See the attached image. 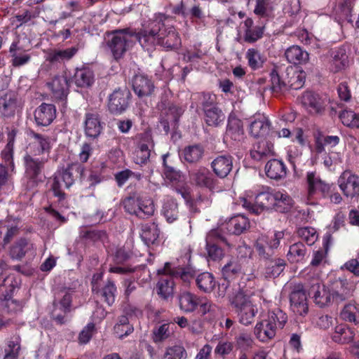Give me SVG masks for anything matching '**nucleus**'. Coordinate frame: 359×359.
Masks as SVG:
<instances>
[{
    "mask_svg": "<svg viewBox=\"0 0 359 359\" xmlns=\"http://www.w3.org/2000/svg\"><path fill=\"white\" fill-rule=\"evenodd\" d=\"M168 156V154L163 156V165L165 166V181L175 189L177 193L182 196L190 207H192L195 201V197L191 194L189 189L186 184V177L180 171L166 165L165 158Z\"/></svg>",
    "mask_w": 359,
    "mask_h": 359,
    "instance_id": "obj_6",
    "label": "nucleus"
},
{
    "mask_svg": "<svg viewBox=\"0 0 359 359\" xmlns=\"http://www.w3.org/2000/svg\"><path fill=\"white\" fill-rule=\"evenodd\" d=\"M283 237L284 231H276L271 236L262 235L256 241V250L260 256L268 258L272 255L273 250L278 248Z\"/></svg>",
    "mask_w": 359,
    "mask_h": 359,
    "instance_id": "obj_12",
    "label": "nucleus"
},
{
    "mask_svg": "<svg viewBox=\"0 0 359 359\" xmlns=\"http://www.w3.org/2000/svg\"><path fill=\"white\" fill-rule=\"evenodd\" d=\"M285 57L290 63L294 65H303L309 61V55L298 46L288 48L285 53Z\"/></svg>",
    "mask_w": 359,
    "mask_h": 359,
    "instance_id": "obj_31",
    "label": "nucleus"
},
{
    "mask_svg": "<svg viewBox=\"0 0 359 359\" xmlns=\"http://www.w3.org/2000/svg\"><path fill=\"white\" fill-rule=\"evenodd\" d=\"M123 205L126 212L140 218L148 217L155 210L153 201L146 196L135 195L128 197L123 200Z\"/></svg>",
    "mask_w": 359,
    "mask_h": 359,
    "instance_id": "obj_7",
    "label": "nucleus"
},
{
    "mask_svg": "<svg viewBox=\"0 0 359 359\" xmlns=\"http://www.w3.org/2000/svg\"><path fill=\"white\" fill-rule=\"evenodd\" d=\"M196 283L198 287L205 292H211L215 286V278L208 272L199 274L196 279Z\"/></svg>",
    "mask_w": 359,
    "mask_h": 359,
    "instance_id": "obj_50",
    "label": "nucleus"
},
{
    "mask_svg": "<svg viewBox=\"0 0 359 359\" xmlns=\"http://www.w3.org/2000/svg\"><path fill=\"white\" fill-rule=\"evenodd\" d=\"M309 294L314 303L321 308L328 306L332 297L330 290L318 278L313 280Z\"/></svg>",
    "mask_w": 359,
    "mask_h": 359,
    "instance_id": "obj_13",
    "label": "nucleus"
},
{
    "mask_svg": "<svg viewBox=\"0 0 359 359\" xmlns=\"http://www.w3.org/2000/svg\"><path fill=\"white\" fill-rule=\"evenodd\" d=\"M269 129V122L266 116L259 114L250 125V132L254 137L265 135Z\"/></svg>",
    "mask_w": 359,
    "mask_h": 359,
    "instance_id": "obj_35",
    "label": "nucleus"
},
{
    "mask_svg": "<svg viewBox=\"0 0 359 359\" xmlns=\"http://www.w3.org/2000/svg\"><path fill=\"white\" fill-rule=\"evenodd\" d=\"M355 333L352 329L344 325H337L332 336V339L337 343L348 344L352 341Z\"/></svg>",
    "mask_w": 359,
    "mask_h": 359,
    "instance_id": "obj_42",
    "label": "nucleus"
},
{
    "mask_svg": "<svg viewBox=\"0 0 359 359\" xmlns=\"http://www.w3.org/2000/svg\"><path fill=\"white\" fill-rule=\"evenodd\" d=\"M162 212L168 222L172 223L175 221L178 217L177 204L175 201L172 198H167L163 205Z\"/></svg>",
    "mask_w": 359,
    "mask_h": 359,
    "instance_id": "obj_52",
    "label": "nucleus"
},
{
    "mask_svg": "<svg viewBox=\"0 0 359 359\" xmlns=\"http://www.w3.org/2000/svg\"><path fill=\"white\" fill-rule=\"evenodd\" d=\"M160 230L155 223L145 224L142 226L141 238L147 245L154 244L159 237Z\"/></svg>",
    "mask_w": 359,
    "mask_h": 359,
    "instance_id": "obj_40",
    "label": "nucleus"
},
{
    "mask_svg": "<svg viewBox=\"0 0 359 359\" xmlns=\"http://www.w3.org/2000/svg\"><path fill=\"white\" fill-rule=\"evenodd\" d=\"M211 167L217 176L224 178L228 175L232 169V158L229 155L219 156L212 161Z\"/></svg>",
    "mask_w": 359,
    "mask_h": 359,
    "instance_id": "obj_26",
    "label": "nucleus"
},
{
    "mask_svg": "<svg viewBox=\"0 0 359 359\" xmlns=\"http://www.w3.org/2000/svg\"><path fill=\"white\" fill-rule=\"evenodd\" d=\"M287 168L284 163L277 159H272L267 162L265 165L266 175L273 180L284 178L287 174Z\"/></svg>",
    "mask_w": 359,
    "mask_h": 359,
    "instance_id": "obj_29",
    "label": "nucleus"
},
{
    "mask_svg": "<svg viewBox=\"0 0 359 359\" xmlns=\"http://www.w3.org/2000/svg\"><path fill=\"white\" fill-rule=\"evenodd\" d=\"M358 114L352 110H344L339 114V118L341 123L351 128H355L357 126V119Z\"/></svg>",
    "mask_w": 359,
    "mask_h": 359,
    "instance_id": "obj_61",
    "label": "nucleus"
},
{
    "mask_svg": "<svg viewBox=\"0 0 359 359\" xmlns=\"http://www.w3.org/2000/svg\"><path fill=\"white\" fill-rule=\"evenodd\" d=\"M249 219L242 215H238L231 217L226 224V229L228 232L239 235L249 226Z\"/></svg>",
    "mask_w": 359,
    "mask_h": 359,
    "instance_id": "obj_32",
    "label": "nucleus"
},
{
    "mask_svg": "<svg viewBox=\"0 0 359 359\" xmlns=\"http://www.w3.org/2000/svg\"><path fill=\"white\" fill-rule=\"evenodd\" d=\"M217 231H211L206 237V249L210 258L212 260H219L223 257V250L212 243L213 238L217 236Z\"/></svg>",
    "mask_w": 359,
    "mask_h": 359,
    "instance_id": "obj_45",
    "label": "nucleus"
},
{
    "mask_svg": "<svg viewBox=\"0 0 359 359\" xmlns=\"http://www.w3.org/2000/svg\"><path fill=\"white\" fill-rule=\"evenodd\" d=\"M198 297L190 292H183L179 298L180 307L184 312H192L198 306Z\"/></svg>",
    "mask_w": 359,
    "mask_h": 359,
    "instance_id": "obj_47",
    "label": "nucleus"
},
{
    "mask_svg": "<svg viewBox=\"0 0 359 359\" xmlns=\"http://www.w3.org/2000/svg\"><path fill=\"white\" fill-rule=\"evenodd\" d=\"M72 299V291L70 289L62 288L55 294L53 317L60 323H64L65 314L70 311Z\"/></svg>",
    "mask_w": 359,
    "mask_h": 359,
    "instance_id": "obj_10",
    "label": "nucleus"
},
{
    "mask_svg": "<svg viewBox=\"0 0 359 359\" xmlns=\"http://www.w3.org/2000/svg\"><path fill=\"white\" fill-rule=\"evenodd\" d=\"M133 330V327L130 325L128 318L122 316L119 318L117 323L114 326V332L119 338L131 333Z\"/></svg>",
    "mask_w": 359,
    "mask_h": 359,
    "instance_id": "obj_57",
    "label": "nucleus"
},
{
    "mask_svg": "<svg viewBox=\"0 0 359 359\" xmlns=\"http://www.w3.org/2000/svg\"><path fill=\"white\" fill-rule=\"evenodd\" d=\"M205 121L208 126H217L222 123L225 118L222 111L215 106L205 105Z\"/></svg>",
    "mask_w": 359,
    "mask_h": 359,
    "instance_id": "obj_34",
    "label": "nucleus"
},
{
    "mask_svg": "<svg viewBox=\"0 0 359 359\" xmlns=\"http://www.w3.org/2000/svg\"><path fill=\"white\" fill-rule=\"evenodd\" d=\"M130 93L127 90H116L110 95L108 107L114 114H121L128 107Z\"/></svg>",
    "mask_w": 359,
    "mask_h": 359,
    "instance_id": "obj_18",
    "label": "nucleus"
},
{
    "mask_svg": "<svg viewBox=\"0 0 359 359\" xmlns=\"http://www.w3.org/2000/svg\"><path fill=\"white\" fill-rule=\"evenodd\" d=\"M16 135L17 130L15 129H12L8 133V142L5 149L1 152L2 158L5 161L7 166H9L12 170L14 167L13 163V149Z\"/></svg>",
    "mask_w": 359,
    "mask_h": 359,
    "instance_id": "obj_44",
    "label": "nucleus"
},
{
    "mask_svg": "<svg viewBox=\"0 0 359 359\" xmlns=\"http://www.w3.org/2000/svg\"><path fill=\"white\" fill-rule=\"evenodd\" d=\"M287 320V315L280 309H276L259 316L254 333L260 341L266 342L275 337L277 330L282 329Z\"/></svg>",
    "mask_w": 359,
    "mask_h": 359,
    "instance_id": "obj_2",
    "label": "nucleus"
},
{
    "mask_svg": "<svg viewBox=\"0 0 359 359\" xmlns=\"http://www.w3.org/2000/svg\"><path fill=\"white\" fill-rule=\"evenodd\" d=\"M241 266L236 261H231L222 267V276L226 280L233 278L241 272Z\"/></svg>",
    "mask_w": 359,
    "mask_h": 359,
    "instance_id": "obj_62",
    "label": "nucleus"
},
{
    "mask_svg": "<svg viewBox=\"0 0 359 359\" xmlns=\"http://www.w3.org/2000/svg\"><path fill=\"white\" fill-rule=\"evenodd\" d=\"M192 182L201 187L212 189L215 185V180L210 170L204 167L199 168L190 173Z\"/></svg>",
    "mask_w": 359,
    "mask_h": 359,
    "instance_id": "obj_22",
    "label": "nucleus"
},
{
    "mask_svg": "<svg viewBox=\"0 0 359 359\" xmlns=\"http://www.w3.org/2000/svg\"><path fill=\"white\" fill-rule=\"evenodd\" d=\"M74 183L70 167L58 170L54 177L52 189L55 196L60 199L63 196L62 189L69 188Z\"/></svg>",
    "mask_w": 359,
    "mask_h": 359,
    "instance_id": "obj_14",
    "label": "nucleus"
},
{
    "mask_svg": "<svg viewBox=\"0 0 359 359\" xmlns=\"http://www.w3.org/2000/svg\"><path fill=\"white\" fill-rule=\"evenodd\" d=\"M33 245L26 240H20L11 250V256L13 259L22 258L29 250H33Z\"/></svg>",
    "mask_w": 359,
    "mask_h": 359,
    "instance_id": "obj_56",
    "label": "nucleus"
},
{
    "mask_svg": "<svg viewBox=\"0 0 359 359\" xmlns=\"http://www.w3.org/2000/svg\"><path fill=\"white\" fill-rule=\"evenodd\" d=\"M294 205V200L285 190L274 189L273 210L287 212Z\"/></svg>",
    "mask_w": 359,
    "mask_h": 359,
    "instance_id": "obj_27",
    "label": "nucleus"
},
{
    "mask_svg": "<svg viewBox=\"0 0 359 359\" xmlns=\"http://www.w3.org/2000/svg\"><path fill=\"white\" fill-rule=\"evenodd\" d=\"M56 117V109L53 104L42 103L34 111V119L37 125L47 126Z\"/></svg>",
    "mask_w": 359,
    "mask_h": 359,
    "instance_id": "obj_20",
    "label": "nucleus"
},
{
    "mask_svg": "<svg viewBox=\"0 0 359 359\" xmlns=\"http://www.w3.org/2000/svg\"><path fill=\"white\" fill-rule=\"evenodd\" d=\"M136 41L134 34L126 31H116L109 42V47L116 59H118L129 50Z\"/></svg>",
    "mask_w": 359,
    "mask_h": 359,
    "instance_id": "obj_9",
    "label": "nucleus"
},
{
    "mask_svg": "<svg viewBox=\"0 0 359 359\" xmlns=\"http://www.w3.org/2000/svg\"><path fill=\"white\" fill-rule=\"evenodd\" d=\"M274 189L265 187L257 193L246 191L240 198L243 208L250 212L259 215L265 210H273Z\"/></svg>",
    "mask_w": 359,
    "mask_h": 359,
    "instance_id": "obj_3",
    "label": "nucleus"
},
{
    "mask_svg": "<svg viewBox=\"0 0 359 359\" xmlns=\"http://www.w3.org/2000/svg\"><path fill=\"white\" fill-rule=\"evenodd\" d=\"M347 55L344 48H339L333 53L330 62V69L333 72H339L345 68L348 65Z\"/></svg>",
    "mask_w": 359,
    "mask_h": 359,
    "instance_id": "obj_48",
    "label": "nucleus"
},
{
    "mask_svg": "<svg viewBox=\"0 0 359 359\" xmlns=\"http://www.w3.org/2000/svg\"><path fill=\"white\" fill-rule=\"evenodd\" d=\"M13 278L12 276H8L4 279V285L0 286V293H3L4 287L7 285H10L9 292L4 296L6 301L3 303V306L6 308L8 313H16L22 309V305L20 303L14 299H9L7 298L10 297L14 289L18 286V282L15 280L13 282Z\"/></svg>",
    "mask_w": 359,
    "mask_h": 359,
    "instance_id": "obj_23",
    "label": "nucleus"
},
{
    "mask_svg": "<svg viewBox=\"0 0 359 359\" xmlns=\"http://www.w3.org/2000/svg\"><path fill=\"white\" fill-rule=\"evenodd\" d=\"M300 101L302 106L310 113H318L324 107V102L321 97L312 92L304 93L302 95Z\"/></svg>",
    "mask_w": 359,
    "mask_h": 359,
    "instance_id": "obj_28",
    "label": "nucleus"
},
{
    "mask_svg": "<svg viewBox=\"0 0 359 359\" xmlns=\"http://www.w3.org/2000/svg\"><path fill=\"white\" fill-rule=\"evenodd\" d=\"M17 109V99L14 94H6L0 98V112L4 116H13Z\"/></svg>",
    "mask_w": 359,
    "mask_h": 359,
    "instance_id": "obj_38",
    "label": "nucleus"
},
{
    "mask_svg": "<svg viewBox=\"0 0 359 359\" xmlns=\"http://www.w3.org/2000/svg\"><path fill=\"white\" fill-rule=\"evenodd\" d=\"M273 150V145L271 142L262 140L254 145L250 154L252 158L259 161L264 156L272 154Z\"/></svg>",
    "mask_w": 359,
    "mask_h": 359,
    "instance_id": "obj_36",
    "label": "nucleus"
},
{
    "mask_svg": "<svg viewBox=\"0 0 359 359\" xmlns=\"http://www.w3.org/2000/svg\"><path fill=\"white\" fill-rule=\"evenodd\" d=\"M52 145L50 137L34 134V140L28 147L30 154L25 157L26 174L29 177L35 179L41 173Z\"/></svg>",
    "mask_w": 359,
    "mask_h": 359,
    "instance_id": "obj_1",
    "label": "nucleus"
},
{
    "mask_svg": "<svg viewBox=\"0 0 359 359\" xmlns=\"http://www.w3.org/2000/svg\"><path fill=\"white\" fill-rule=\"evenodd\" d=\"M187 352L184 347L175 346L167 349L163 359H186Z\"/></svg>",
    "mask_w": 359,
    "mask_h": 359,
    "instance_id": "obj_64",
    "label": "nucleus"
},
{
    "mask_svg": "<svg viewBox=\"0 0 359 359\" xmlns=\"http://www.w3.org/2000/svg\"><path fill=\"white\" fill-rule=\"evenodd\" d=\"M158 274L170 275L173 278H180L184 283L189 282L193 278L194 271L191 267H171L169 263H165L162 269L158 270Z\"/></svg>",
    "mask_w": 359,
    "mask_h": 359,
    "instance_id": "obj_25",
    "label": "nucleus"
},
{
    "mask_svg": "<svg viewBox=\"0 0 359 359\" xmlns=\"http://www.w3.org/2000/svg\"><path fill=\"white\" fill-rule=\"evenodd\" d=\"M93 72L88 68L77 69L74 74V81L77 86L89 87L93 83Z\"/></svg>",
    "mask_w": 359,
    "mask_h": 359,
    "instance_id": "obj_41",
    "label": "nucleus"
},
{
    "mask_svg": "<svg viewBox=\"0 0 359 359\" xmlns=\"http://www.w3.org/2000/svg\"><path fill=\"white\" fill-rule=\"evenodd\" d=\"M133 87L139 97L149 95L154 89L152 82L147 76L142 74L136 75L134 77Z\"/></svg>",
    "mask_w": 359,
    "mask_h": 359,
    "instance_id": "obj_30",
    "label": "nucleus"
},
{
    "mask_svg": "<svg viewBox=\"0 0 359 359\" xmlns=\"http://www.w3.org/2000/svg\"><path fill=\"white\" fill-rule=\"evenodd\" d=\"M308 184V195L306 203L309 205L317 203V200L327 196L330 185L323 181L320 176L314 172H309L306 175Z\"/></svg>",
    "mask_w": 359,
    "mask_h": 359,
    "instance_id": "obj_8",
    "label": "nucleus"
},
{
    "mask_svg": "<svg viewBox=\"0 0 359 359\" xmlns=\"http://www.w3.org/2000/svg\"><path fill=\"white\" fill-rule=\"evenodd\" d=\"M341 317L345 321L357 325L359 323V310L355 304L348 303L341 311Z\"/></svg>",
    "mask_w": 359,
    "mask_h": 359,
    "instance_id": "obj_54",
    "label": "nucleus"
},
{
    "mask_svg": "<svg viewBox=\"0 0 359 359\" xmlns=\"http://www.w3.org/2000/svg\"><path fill=\"white\" fill-rule=\"evenodd\" d=\"M339 137L337 135H326L318 137L316 140V149L318 152L324 150L325 147H334L339 143Z\"/></svg>",
    "mask_w": 359,
    "mask_h": 359,
    "instance_id": "obj_58",
    "label": "nucleus"
},
{
    "mask_svg": "<svg viewBox=\"0 0 359 359\" xmlns=\"http://www.w3.org/2000/svg\"><path fill=\"white\" fill-rule=\"evenodd\" d=\"M76 48L65 50H50L47 52L46 60L50 62H61L72 58L76 53Z\"/></svg>",
    "mask_w": 359,
    "mask_h": 359,
    "instance_id": "obj_37",
    "label": "nucleus"
},
{
    "mask_svg": "<svg viewBox=\"0 0 359 359\" xmlns=\"http://www.w3.org/2000/svg\"><path fill=\"white\" fill-rule=\"evenodd\" d=\"M165 20L166 19L164 20V26H161V31L159 32L160 46L168 49L177 48L181 44L180 38L175 28L167 25Z\"/></svg>",
    "mask_w": 359,
    "mask_h": 359,
    "instance_id": "obj_19",
    "label": "nucleus"
},
{
    "mask_svg": "<svg viewBox=\"0 0 359 359\" xmlns=\"http://www.w3.org/2000/svg\"><path fill=\"white\" fill-rule=\"evenodd\" d=\"M165 20V17L163 15L158 14L155 17V20L149 23L147 28L134 34L136 41H138L144 50L150 51L154 49L157 45H160L159 32L161 31V26H164Z\"/></svg>",
    "mask_w": 359,
    "mask_h": 359,
    "instance_id": "obj_5",
    "label": "nucleus"
},
{
    "mask_svg": "<svg viewBox=\"0 0 359 359\" xmlns=\"http://www.w3.org/2000/svg\"><path fill=\"white\" fill-rule=\"evenodd\" d=\"M306 253V248L302 243H296L290 247L287 253V259L290 262H299L304 260Z\"/></svg>",
    "mask_w": 359,
    "mask_h": 359,
    "instance_id": "obj_51",
    "label": "nucleus"
},
{
    "mask_svg": "<svg viewBox=\"0 0 359 359\" xmlns=\"http://www.w3.org/2000/svg\"><path fill=\"white\" fill-rule=\"evenodd\" d=\"M239 34L243 33L245 41L254 43L263 35V28L259 26H254L251 18H247L241 24L238 30Z\"/></svg>",
    "mask_w": 359,
    "mask_h": 359,
    "instance_id": "obj_24",
    "label": "nucleus"
},
{
    "mask_svg": "<svg viewBox=\"0 0 359 359\" xmlns=\"http://www.w3.org/2000/svg\"><path fill=\"white\" fill-rule=\"evenodd\" d=\"M165 113V117L161 119V123L163 126L165 133H168L170 129V126L175 125L180 116L182 114L183 109L175 106H172L170 107Z\"/></svg>",
    "mask_w": 359,
    "mask_h": 359,
    "instance_id": "obj_39",
    "label": "nucleus"
},
{
    "mask_svg": "<svg viewBox=\"0 0 359 359\" xmlns=\"http://www.w3.org/2000/svg\"><path fill=\"white\" fill-rule=\"evenodd\" d=\"M168 276L162 277L157 283V292L163 299H168L173 294L174 278L171 276Z\"/></svg>",
    "mask_w": 359,
    "mask_h": 359,
    "instance_id": "obj_43",
    "label": "nucleus"
},
{
    "mask_svg": "<svg viewBox=\"0 0 359 359\" xmlns=\"http://www.w3.org/2000/svg\"><path fill=\"white\" fill-rule=\"evenodd\" d=\"M255 295L254 292H241L231 303L237 309L239 322L244 325H250L258 313Z\"/></svg>",
    "mask_w": 359,
    "mask_h": 359,
    "instance_id": "obj_4",
    "label": "nucleus"
},
{
    "mask_svg": "<svg viewBox=\"0 0 359 359\" xmlns=\"http://www.w3.org/2000/svg\"><path fill=\"white\" fill-rule=\"evenodd\" d=\"M246 58L251 69L255 70L261 68L264 63L265 57L255 48H250L246 53Z\"/></svg>",
    "mask_w": 359,
    "mask_h": 359,
    "instance_id": "obj_53",
    "label": "nucleus"
},
{
    "mask_svg": "<svg viewBox=\"0 0 359 359\" xmlns=\"http://www.w3.org/2000/svg\"><path fill=\"white\" fill-rule=\"evenodd\" d=\"M273 9L272 0H256L254 13L261 17L268 15Z\"/></svg>",
    "mask_w": 359,
    "mask_h": 359,
    "instance_id": "obj_60",
    "label": "nucleus"
},
{
    "mask_svg": "<svg viewBox=\"0 0 359 359\" xmlns=\"http://www.w3.org/2000/svg\"><path fill=\"white\" fill-rule=\"evenodd\" d=\"M344 223V219L342 215L337 214L334 217L332 224L328 228L327 232L325 234L323 237V246H325L326 249L329 248V247L332 243L331 234L338 231L341 226H343Z\"/></svg>",
    "mask_w": 359,
    "mask_h": 359,
    "instance_id": "obj_49",
    "label": "nucleus"
},
{
    "mask_svg": "<svg viewBox=\"0 0 359 359\" xmlns=\"http://www.w3.org/2000/svg\"><path fill=\"white\" fill-rule=\"evenodd\" d=\"M290 309L299 316H304L309 311L307 296L302 287L298 285L290 294Z\"/></svg>",
    "mask_w": 359,
    "mask_h": 359,
    "instance_id": "obj_16",
    "label": "nucleus"
},
{
    "mask_svg": "<svg viewBox=\"0 0 359 359\" xmlns=\"http://www.w3.org/2000/svg\"><path fill=\"white\" fill-rule=\"evenodd\" d=\"M243 124L240 119L231 114L229 117L226 136L235 141H240L243 137Z\"/></svg>",
    "mask_w": 359,
    "mask_h": 359,
    "instance_id": "obj_33",
    "label": "nucleus"
},
{
    "mask_svg": "<svg viewBox=\"0 0 359 359\" xmlns=\"http://www.w3.org/2000/svg\"><path fill=\"white\" fill-rule=\"evenodd\" d=\"M104 123L96 113H87L84 120V132L90 138H97L102 133Z\"/></svg>",
    "mask_w": 359,
    "mask_h": 359,
    "instance_id": "obj_21",
    "label": "nucleus"
},
{
    "mask_svg": "<svg viewBox=\"0 0 359 359\" xmlns=\"http://www.w3.org/2000/svg\"><path fill=\"white\" fill-rule=\"evenodd\" d=\"M339 189L347 198H359V176L349 170L344 171L337 180Z\"/></svg>",
    "mask_w": 359,
    "mask_h": 359,
    "instance_id": "obj_11",
    "label": "nucleus"
},
{
    "mask_svg": "<svg viewBox=\"0 0 359 359\" xmlns=\"http://www.w3.org/2000/svg\"><path fill=\"white\" fill-rule=\"evenodd\" d=\"M285 266L283 259H276L268 262L263 275L266 278H273L278 276L284 270Z\"/></svg>",
    "mask_w": 359,
    "mask_h": 359,
    "instance_id": "obj_46",
    "label": "nucleus"
},
{
    "mask_svg": "<svg viewBox=\"0 0 359 359\" xmlns=\"http://www.w3.org/2000/svg\"><path fill=\"white\" fill-rule=\"evenodd\" d=\"M95 326L94 323H89L81 331L79 335V342L81 344H88L95 333Z\"/></svg>",
    "mask_w": 359,
    "mask_h": 359,
    "instance_id": "obj_63",
    "label": "nucleus"
},
{
    "mask_svg": "<svg viewBox=\"0 0 359 359\" xmlns=\"http://www.w3.org/2000/svg\"><path fill=\"white\" fill-rule=\"evenodd\" d=\"M297 233L309 245H313L318 239L316 231L313 227L299 228Z\"/></svg>",
    "mask_w": 359,
    "mask_h": 359,
    "instance_id": "obj_59",
    "label": "nucleus"
},
{
    "mask_svg": "<svg viewBox=\"0 0 359 359\" xmlns=\"http://www.w3.org/2000/svg\"><path fill=\"white\" fill-rule=\"evenodd\" d=\"M153 147L151 137L145 133L139 137V141L133 152V160L137 164L146 163L151 155V149Z\"/></svg>",
    "mask_w": 359,
    "mask_h": 359,
    "instance_id": "obj_15",
    "label": "nucleus"
},
{
    "mask_svg": "<svg viewBox=\"0 0 359 359\" xmlns=\"http://www.w3.org/2000/svg\"><path fill=\"white\" fill-rule=\"evenodd\" d=\"M203 148L198 144L186 147L183 151L184 159L189 163H195L201 159L203 155Z\"/></svg>",
    "mask_w": 359,
    "mask_h": 359,
    "instance_id": "obj_55",
    "label": "nucleus"
},
{
    "mask_svg": "<svg viewBox=\"0 0 359 359\" xmlns=\"http://www.w3.org/2000/svg\"><path fill=\"white\" fill-rule=\"evenodd\" d=\"M70 76V74L67 75V72H64L48 83V87L55 99L62 100L67 97L69 89V78Z\"/></svg>",
    "mask_w": 359,
    "mask_h": 359,
    "instance_id": "obj_17",
    "label": "nucleus"
}]
</instances>
